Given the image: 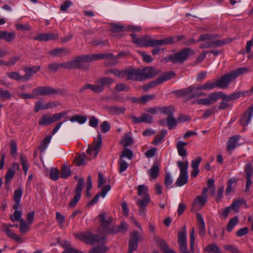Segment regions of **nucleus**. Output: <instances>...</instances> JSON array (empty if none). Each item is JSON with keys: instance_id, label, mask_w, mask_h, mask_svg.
I'll use <instances>...</instances> for the list:
<instances>
[{"instance_id": "obj_15", "label": "nucleus", "mask_w": 253, "mask_h": 253, "mask_svg": "<svg viewBox=\"0 0 253 253\" xmlns=\"http://www.w3.org/2000/svg\"><path fill=\"white\" fill-rule=\"evenodd\" d=\"M155 40L149 36H142L139 38L135 44L143 47H154Z\"/></svg>"}, {"instance_id": "obj_23", "label": "nucleus", "mask_w": 253, "mask_h": 253, "mask_svg": "<svg viewBox=\"0 0 253 253\" xmlns=\"http://www.w3.org/2000/svg\"><path fill=\"white\" fill-rule=\"evenodd\" d=\"M103 240L99 244H101L100 245L95 246L89 251V253H105L108 251V248L105 246L104 243L105 237H102Z\"/></svg>"}, {"instance_id": "obj_4", "label": "nucleus", "mask_w": 253, "mask_h": 253, "mask_svg": "<svg viewBox=\"0 0 253 253\" xmlns=\"http://www.w3.org/2000/svg\"><path fill=\"white\" fill-rule=\"evenodd\" d=\"M67 114L68 113L65 111L55 113L53 114L52 116L48 114H43L40 119L39 124L42 126H48L55 122L60 120Z\"/></svg>"}, {"instance_id": "obj_43", "label": "nucleus", "mask_w": 253, "mask_h": 253, "mask_svg": "<svg viewBox=\"0 0 253 253\" xmlns=\"http://www.w3.org/2000/svg\"><path fill=\"white\" fill-rule=\"evenodd\" d=\"M246 177H252L253 173V160L249 162L245 168Z\"/></svg>"}, {"instance_id": "obj_26", "label": "nucleus", "mask_w": 253, "mask_h": 253, "mask_svg": "<svg viewBox=\"0 0 253 253\" xmlns=\"http://www.w3.org/2000/svg\"><path fill=\"white\" fill-rule=\"evenodd\" d=\"M70 53V50L67 48H56L49 52V54L53 56H61L67 55Z\"/></svg>"}, {"instance_id": "obj_2", "label": "nucleus", "mask_w": 253, "mask_h": 253, "mask_svg": "<svg viewBox=\"0 0 253 253\" xmlns=\"http://www.w3.org/2000/svg\"><path fill=\"white\" fill-rule=\"evenodd\" d=\"M201 85L195 86L192 85L189 87L177 90V94L182 96L190 100L194 98L206 96V93L202 91Z\"/></svg>"}, {"instance_id": "obj_35", "label": "nucleus", "mask_w": 253, "mask_h": 253, "mask_svg": "<svg viewBox=\"0 0 253 253\" xmlns=\"http://www.w3.org/2000/svg\"><path fill=\"white\" fill-rule=\"evenodd\" d=\"M51 136H47L45 137L41 142L40 145L39 146V150L41 152H43L46 148L47 147L50 140L51 139Z\"/></svg>"}, {"instance_id": "obj_41", "label": "nucleus", "mask_w": 253, "mask_h": 253, "mask_svg": "<svg viewBox=\"0 0 253 253\" xmlns=\"http://www.w3.org/2000/svg\"><path fill=\"white\" fill-rule=\"evenodd\" d=\"M239 221L237 216H234L231 218L227 225L226 229L228 232H230L233 228L238 223Z\"/></svg>"}, {"instance_id": "obj_64", "label": "nucleus", "mask_w": 253, "mask_h": 253, "mask_svg": "<svg viewBox=\"0 0 253 253\" xmlns=\"http://www.w3.org/2000/svg\"><path fill=\"white\" fill-rule=\"evenodd\" d=\"M67 247L65 248V250L62 253H83L82 252L76 250L75 249L71 247L67 243Z\"/></svg>"}, {"instance_id": "obj_14", "label": "nucleus", "mask_w": 253, "mask_h": 253, "mask_svg": "<svg viewBox=\"0 0 253 253\" xmlns=\"http://www.w3.org/2000/svg\"><path fill=\"white\" fill-rule=\"evenodd\" d=\"M140 239L139 232L137 231H134L130 234V238L128 242V250L127 253H132L135 251L138 246V242Z\"/></svg>"}, {"instance_id": "obj_62", "label": "nucleus", "mask_w": 253, "mask_h": 253, "mask_svg": "<svg viewBox=\"0 0 253 253\" xmlns=\"http://www.w3.org/2000/svg\"><path fill=\"white\" fill-rule=\"evenodd\" d=\"M41 110H45V104H43L41 100H39L35 103L34 111L37 113Z\"/></svg>"}, {"instance_id": "obj_55", "label": "nucleus", "mask_w": 253, "mask_h": 253, "mask_svg": "<svg viewBox=\"0 0 253 253\" xmlns=\"http://www.w3.org/2000/svg\"><path fill=\"white\" fill-rule=\"evenodd\" d=\"M132 152L128 148H125L123 150L120 156V159H123L125 157L127 158L129 160H131L132 158Z\"/></svg>"}, {"instance_id": "obj_1", "label": "nucleus", "mask_w": 253, "mask_h": 253, "mask_svg": "<svg viewBox=\"0 0 253 253\" xmlns=\"http://www.w3.org/2000/svg\"><path fill=\"white\" fill-rule=\"evenodd\" d=\"M248 72H249L248 68L241 67L224 75L217 80L219 88L225 89L228 88L230 84L232 82L235 80L240 75L247 73Z\"/></svg>"}, {"instance_id": "obj_45", "label": "nucleus", "mask_w": 253, "mask_h": 253, "mask_svg": "<svg viewBox=\"0 0 253 253\" xmlns=\"http://www.w3.org/2000/svg\"><path fill=\"white\" fill-rule=\"evenodd\" d=\"M220 98V91L210 93L208 97V100L210 101V105L216 102Z\"/></svg>"}, {"instance_id": "obj_32", "label": "nucleus", "mask_w": 253, "mask_h": 253, "mask_svg": "<svg viewBox=\"0 0 253 253\" xmlns=\"http://www.w3.org/2000/svg\"><path fill=\"white\" fill-rule=\"evenodd\" d=\"M201 85L203 90H211L215 87L219 88L217 80L214 82L207 81Z\"/></svg>"}, {"instance_id": "obj_17", "label": "nucleus", "mask_w": 253, "mask_h": 253, "mask_svg": "<svg viewBox=\"0 0 253 253\" xmlns=\"http://www.w3.org/2000/svg\"><path fill=\"white\" fill-rule=\"evenodd\" d=\"M3 231L11 239L18 243H22L25 241L23 238H22L19 235L14 233L8 228V226L6 224L2 225Z\"/></svg>"}, {"instance_id": "obj_56", "label": "nucleus", "mask_w": 253, "mask_h": 253, "mask_svg": "<svg viewBox=\"0 0 253 253\" xmlns=\"http://www.w3.org/2000/svg\"><path fill=\"white\" fill-rule=\"evenodd\" d=\"M155 97L156 95L155 94H149L142 96L140 97L141 104H144L148 101L153 100Z\"/></svg>"}, {"instance_id": "obj_8", "label": "nucleus", "mask_w": 253, "mask_h": 253, "mask_svg": "<svg viewBox=\"0 0 253 253\" xmlns=\"http://www.w3.org/2000/svg\"><path fill=\"white\" fill-rule=\"evenodd\" d=\"M102 136L100 133L94 139L93 144L86 150V153L90 156V159L95 158L101 148Z\"/></svg>"}, {"instance_id": "obj_34", "label": "nucleus", "mask_w": 253, "mask_h": 253, "mask_svg": "<svg viewBox=\"0 0 253 253\" xmlns=\"http://www.w3.org/2000/svg\"><path fill=\"white\" fill-rule=\"evenodd\" d=\"M148 173L150 178L153 179L156 178L159 173V167L158 165L156 164H153L151 168L148 171Z\"/></svg>"}, {"instance_id": "obj_6", "label": "nucleus", "mask_w": 253, "mask_h": 253, "mask_svg": "<svg viewBox=\"0 0 253 253\" xmlns=\"http://www.w3.org/2000/svg\"><path fill=\"white\" fill-rule=\"evenodd\" d=\"M195 54L194 50L189 47L184 48L179 51L173 53L172 59L175 61V64H183L190 56Z\"/></svg>"}, {"instance_id": "obj_48", "label": "nucleus", "mask_w": 253, "mask_h": 253, "mask_svg": "<svg viewBox=\"0 0 253 253\" xmlns=\"http://www.w3.org/2000/svg\"><path fill=\"white\" fill-rule=\"evenodd\" d=\"M174 110V108L172 106L160 107V112L161 113L168 115V116L172 115Z\"/></svg>"}, {"instance_id": "obj_33", "label": "nucleus", "mask_w": 253, "mask_h": 253, "mask_svg": "<svg viewBox=\"0 0 253 253\" xmlns=\"http://www.w3.org/2000/svg\"><path fill=\"white\" fill-rule=\"evenodd\" d=\"M15 38V34L14 33H8L6 31H1L0 39L5 40L7 42H10Z\"/></svg>"}, {"instance_id": "obj_58", "label": "nucleus", "mask_w": 253, "mask_h": 253, "mask_svg": "<svg viewBox=\"0 0 253 253\" xmlns=\"http://www.w3.org/2000/svg\"><path fill=\"white\" fill-rule=\"evenodd\" d=\"M11 95L10 92L7 90H3L0 88V98L2 99H9L11 98Z\"/></svg>"}, {"instance_id": "obj_47", "label": "nucleus", "mask_w": 253, "mask_h": 253, "mask_svg": "<svg viewBox=\"0 0 253 253\" xmlns=\"http://www.w3.org/2000/svg\"><path fill=\"white\" fill-rule=\"evenodd\" d=\"M205 251L213 253H222V252L215 244H210L206 247Z\"/></svg>"}, {"instance_id": "obj_10", "label": "nucleus", "mask_w": 253, "mask_h": 253, "mask_svg": "<svg viewBox=\"0 0 253 253\" xmlns=\"http://www.w3.org/2000/svg\"><path fill=\"white\" fill-rule=\"evenodd\" d=\"M66 65V69L69 70L77 68L86 71L89 68L88 65L84 63L81 56H77L73 60L67 62Z\"/></svg>"}, {"instance_id": "obj_50", "label": "nucleus", "mask_w": 253, "mask_h": 253, "mask_svg": "<svg viewBox=\"0 0 253 253\" xmlns=\"http://www.w3.org/2000/svg\"><path fill=\"white\" fill-rule=\"evenodd\" d=\"M138 195L139 196H146L147 195H149L148 188L147 186L144 185H140L137 187Z\"/></svg>"}, {"instance_id": "obj_39", "label": "nucleus", "mask_w": 253, "mask_h": 253, "mask_svg": "<svg viewBox=\"0 0 253 253\" xmlns=\"http://www.w3.org/2000/svg\"><path fill=\"white\" fill-rule=\"evenodd\" d=\"M242 204H246V202L243 198L234 200L230 207L232 209L236 210H238Z\"/></svg>"}, {"instance_id": "obj_29", "label": "nucleus", "mask_w": 253, "mask_h": 253, "mask_svg": "<svg viewBox=\"0 0 253 253\" xmlns=\"http://www.w3.org/2000/svg\"><path fill=\"white\" fill-rule=\"evenodd\" d=\"M24 219H21L19 222V232L21 234L25 235L30 230V226Z\"/></svg>"}, {"instance_id": "obj_57", "label": "nucleus", "mask_w": 253, "mask_h": 253, "mask_svg": "<svg viewBox=\"0 0 253 253\" xmlns=\"http://www.w3.org/2000/svg\"><path fill=\"white\" fill-rule=\"evenodd\" d=\"M15 171L11 169H9L5 176V184H8L9 183L11 178L14 176L15 174Z\"/></svg>"}, {"instance_id": "obj_3", "label": "nucleus", "mask_w": 253, "mask_h": 253, "mask_svg": "<svg viewBox=\"0 0 253 253\" xmlns=\"http://www.w3.org/2000/svg\"><path fill=\"white\" fill-rule=\"evenodd\" d=\"M74 237L87 244L95 245L101 242L103 240L102 236L95 235L91 233H74Z\"/></svg>"}, {"instance_id": "obj_13", "label": "nucleus", "mask_w": 253, "mask_h": 253, "mask_svg": "<svg viewBox=\"0 0 253 253\" xmlns=\"http://www.w3.org/2000/svg\"><path fill=\"white\" fill-rule=\"evenodd\" d=\"M217 35L211 34L201 35L198 42L207 41L204 43L201 44L199 47L200 48H209L212 47V41L217 37Z\"/></svg>"}, {"instance_id": "obj_53", "label": "nucleus", "mask_w": 253, "mask_h": 253, "mask_svg": "<svg viewBox=\"0 0 253 253\" xmlns=\"http://www.w3.org/2000/svg\"><path fill=\"white\" fill-rule=\"evenodd\" d=\"M86 156L85 154L83 153L79 155L75 160L76 165L80 166L84 164L86 160Z\"/></svg>"}, {"instance_id": "obj_52", "label": "nucleus", "mask_w": 253, "mask_h": 253, "mask_svg": "<svg viewBox=\"0 0 253 253\" xmlns=\"http://www.w3.org/2000/svg\"><path fill=\"white\" fill-rule=\"evenodd\" d=\"M223 248L231 253H241L237 247L233 245H225Z\"/></svg>"}, {"instance_id": "obj_42", "label": "nucleus", "mask_w": 253, "mask_h": 253, "mask_svg": "<svg viewBox=\"0 0 253 253\" xmlns=\"http://www.w3.org/2000/svg\"><path fill=\"white\" fill-rule=\"evenodd\" d=\"M175 74L173 71H169L164 73L160 77L158 78L159 80L162 81V84L165 82L172 78Z\"/></svg>"}, {"instance_id": "obj_54", "label": "nucleus", "mask_w": 253, "mask_h": 253, "mask_svg": "<svg viewBox=\"0 0 253 253\" xmlns=\"http://www.w3.org/2000/svg\"><path fill=\"white\" fill-rule=\"evenodd\" d=\"M71 174L70 168L67 166H63L61 169V177L65 178Z\"/></svg>"}, {"instance_id": "obj_60", "label": "nucleus", "mask_w": 253, "mask_h": 253, "mask_svg": "<svg viewBox=\"0 0 253 253\" xmlns=\"http://www.w3.org/2000/svg\"><path fill=\"white\" fill-rule=\"evenodd\" d=\"M23 191L21 188L16 189L14 192L13 199L14 201H20Z\"/></svg>"}, {"instance_id": "obj_16", "label": "nucleus", "mask_w": 253, "mask_h": 253, "mask_svg": "<svg viewBox=\"0 0 253 253\" xmlns=\"http://www.w3.org/2000/svg\"><path fill=\"white\" fill-rule=\"evenodd\" d=\"M253 115V106H251L240 119V124L243 126H248L251 121Z\"/></svg>"}, {"instance_id": "obj_61", "label": "nucleus", "mask_w": 253, "mask_h": 253, "mask_svg": "<svg viewBox=\"0 0 253 253\" xmlns=\"http://www.w3.org/2000/svg\"><path fill=\"white\" fill-rule=\"evenodd\" d=\"M22 213L20 211H15L13 215L10 216V219L11 221L14 222V221H19L22 219L21 218Z\"/></svg>"}, {"instance_id": "obj_49", "label": "nucleus", "mask_w": 253, "mask_h": 253, "mask_svg": "<svg viewBox=\"0 0 253 253\" xmlns=\"http://www.w3.org/2000/svg\"><path fill=\"white\" fill-rule=\"evenodd\" d=\"M119 171L122 173L125 171L128 167V164L123 159H120L118 162Z\"/></svg>"}, {"instance_id": "obj_31", "label": "nucleus", "mask_w": 253, "mask_h": 253, "mask_svg": "<svg viewBox=\"0 0 253 253\" xmlns=\"http://www.w3.org/2000/svg\"><path fill=\"white\" fill-rule=\"evenodd\" d=\"M233 41L231 38H226L223 40H216L215 41H212V47H220L226 44L229 43Z\"/></svg>"}, {"instance_id": "obj_5", "label": "nucleus", "mask_w": 253, "mask_h": 253, "mask_svg": "<svg viewBox=\"0 0 253 253\" xmlns=\"http://www.w3.org/2000/svg\"><path fill=\"white\" fill-rule=\"evenodd\" d=\"M177 165L180 169V174L177 178L175 185L177 186H182L188 181V175L187 169L188 167V162L186 161L184 163L178 161Z\"/></svg>"}, {"instance_id": "obj_44", "label": "nucleus", "mask_w": 253, "mask_h": 253, "mask_svg": "<svg viewBox=\"0 0 253 253\" xmlns=\"http://www.w3.org/2000/svg\"><path fill=\"white\" fill-rule=\"evenodd\" d=\"M86 120L87 118L85 116H82L79 115H75L69 119L71 122H77L81 124L84 123L86 121Z\"/></svg>"}, {"instance_id": "obj_21", "label": "nucleus", "mask_w": 253, "mask_h": 253, "mask_svg": "<svg viewBox=\"0 0 253 253\" xmlns=\"http://www.w3.org/2000/svg\"><path fill=\"white\" fill-rule=\"evenodd\" d=\"M127 80H138L140 77V70L139 69H127Z\"/></svg>"}, {"instance_id": "obj_7", "label": "nucleus", "mask_w": 253, "mask_h": 253, "mask_svg": "<svg viewBox=\"0 0 253 253\" xmlns=\"http://www.w3.org/2000/svg\"><path fill=\"white\" fill-rule=\"evenodd\" d=\"M32 93L34 99L37 98L38 96L55 95L61 93V91L59 89H56L49 86H41L33 89Z\"/></svg>"}, {"instance_id": "obj_11", "label": "nucleus", "mask_w": 253, "mask_h": 253, "mask_svg": "<svg viewBox=\"0 0 253 253\" xmlns=\"http://www.w3.org/2000/svg\"><path fill=\"white\" fill-rule=\"evenodd\" d=\"M114 80L111 78L106 77H103L98 79L94 85L96 93H100L102 92L104 90V86L105 85H110L112 84Z\"/></svg>"}, {"instance_id": "obj_40", "label": "nucleus", "mask_w": 253, "mask_h": 253, "mask_svg": "<svg viewBox=\"0 0 253 253\" xmlns=\"http://www.w3.org/2000/svg\"><path fill=\"white\" fill-rule=\"evenodd\" d=\"M19 158L21 165L22 166V169L24 171L25 174L26 175L29 169L27 158L23 154H21L19 156Z\"/></svg>"}, {"instance_id": "obj_27", "label": "nucleus", "mask_w": 253, "mask_h": 253, "mask_svg": "<svg viewBox=\"0 0 253 253\" xmlns=\"http://www.w3.org/2000/svg\"><path fill=\"white\" fill-rule=\"evenodd\" d=\"M207 202V196H198L194 199L192 206L194 207L202 208Z\"/></svg>"}, {"instance_id": "obj_12", "label": "nucleus", "mask_w": 253, "mask_h": 253, "mask_svg": "<svg viewBox=\"0 0 253 253\" xmlns=\"http://www.w3.org/2000/svg\"><path fill=\"white\" fill-rule=\"evenodd\" d=\"M99 222L101 226L104 229L105 234H108L109 229H111L110 227L112 221V218L108 215L105 212H102L98 215Z\"/></svg>"}, {"instance_id": "obj_59", "label": "nucleus", "mask_w": 253, "mask_h": 253, "mask_svg": "<svg viewBox=\"0 0 253 253\" xmlns=\"http://www.w3.org/2000/svg\"><path fill=\"white\" fill-rule=\"evenodd\" d=\"M115 89L118 92H121L122 91H128L129 90V88L128 86L123 83L118 84L115 87Z\"/></svg>"}, {"instance_id": "obj_30", "label": "nucleus", "mask_w": 253, "mask_h": 253, "mask_svg": "<svg viewBox=\"0 0 253 253\" xmlns=\"http://www.w3.org/2000/svg\"><path fill=\"white\" fill-rule=\"evenodd\" d=\"M7 76L11 79L16 81L26 82L24 76H21L18 72H11L6 73Z\"/></svg>"}, {"instance_id": "obj_22", "label": "nucleus", "mask_w": 253, "mask_h": 253, "mask_svg": "<svg viewBox=\"0 0 253 253\" xmlns=\"http://www.w3.org/2000/svg\"><path fill=\"white\" fill-rule=\"evenodd\" d=\"M239 135L231 137L227 143V150L229 151L234 150L238 145V141L240 139Z\"/></svg>"}, {"instance_id": "obj_18", "label": "nucleus", "mask_w": 253, "mask_h": 253, "mask_svg": "<svg viewBox=\"0 0 253 253\" xmlns=\"http://www.w3.org/2000/svg\"><path fill=\"white\" fill-rule=\"evenodd\" d=\"M41 69L39 66H35L32 67H24L23 70L25 72L24 75L26 81L30 80L33 76V74L36 73Z\"/></svg>"}, {"instance_id": "obj_9", "label": "nucleus", "mask_w": 253, "mask_h": 253, "mask_svg": "<svg viewBox=\"0 0 253 253\" xmlns=\"http://www.w3.org/2000/svg\"><path fill=\"white\" fill-rule=\"evenodd\" d=\"M186 39V37L183 35H177L174 37H169L160 40H155V46H163L167 44L175 43L178 42Z\"/></svg>"}, {"instance_id": "obj_46", "label": "nucleus", "mask_w": 253, "mask_h": 253, "mask_svg": "<svg viewBox=\"0 0 253 253\" xmlns=\"http://www.w3.org/2000/svg\"><path fill=\"white\" fill-rule=\"evenodd\" d=\"M94 60L101 59L104 58H107L111 59L112 58L116 59L114 55L112 53H103V54H93Z\"/></svg>"}, {"instance_id": "obj_38", "label": "nucleus", "mask_w": 253, "mask_h": 253, "mask_svg": "<svg viewBox=\"0 0 253 253\" xmlns=\"http://www.w3.org/2000/svg\"><path fill=\"white\" fill-rule=\"evenodd\" d=\"M178 123L177 120H176L173 115L168 116L167 118V124L169 129H171L175 127Z\"/></svg>"}, {"instance_id": "obj_51", "label": "nucleus", "mask_w": 253, "mask_h": 253, "mask_svg": "<svg viewBox=\"0 0 253 253\" xmlns=\"http://www.w3.org/2000/svg\"><path fill=\"white\" fill-rule=\"evenodd\" d=\"M186 226H184L182 228V231H179L178 234V242L187 241L186 240Z\"/></svg>"}, {"instance_id": "obj_37", "label": "nucleus", "mask_w": 253, "mask_h": 253, "mask_svg": "<svg viewBox=\"0 0 253 253\" xmlns=\"http://www.w3.org/2000/svg\"><path fill=\"white\" fill-rule=\"evenodd\" d=\"M162 81L159 80L158 78L156 79L155 80L150 82L147 84L144 85L142 87V89L143 91H147L150 89L156 86L158 84H161Z\"/></svg>"}, {"instance_id": "obj_24", "label": "nucleus", "mask_w": 253, "mask_h": 253, "mask_svg": "<svg viewBox=\"0 0 253 253\" xmlns=\"http://www.w3.org/2000/svg\"><path fill=\"white\" fill-rule=\"evenodd\" d=\"M106 109L110 114L114 115L124 114L125 111L124 108L118 106H106Z\"/></svg>"}, {"instance_id": "obj_63", "label": "nucleus", "mask_w": 253, "mask_h": 253, "mask_svg": "<svg viewBox=\"0 0 253 253\" xmlns=\"http://www.w3.org/2000/svg\"><path fill=\"white\" fill-rule=\"evenodd\" d=\"M124 147H126L133 143L132 138L128 134L126 135L122 141Z\"/></svg>"}, {"instance_id": "obj_28", "label": "nucleus", "mask_w": 253, "mask_h": 253, "mask_svg": "<svg viewBox=\"0 0 253 253\" xmlns=\"http://www.w3.org/2000/svg\"><path fill=\"white\" fill-rule=\"evenodd\" d=\"M151 201L149 195H147L140 199H138L136 201V204L139 209L146 208Z\"/></svg>"}, {"instance_id": "obj_20", "label": "nucleus", "mask_w": 253, "mask_h": 253, "mask_svg": "<svg viewBox=\"0 0 253 253\" xmlns=\"http://www.w3.org/2000/svg\"><path fill=\"white\" fill-rule=\"evenodd\" d=\"M156 75L155 71L152 67H148L140 70V77L143 79H150Z\"/></svg>"}, {"instance_id": "obj_19", "label": "nucleus", "mask_w": 253, "mask_h": 253, "mask_svg": "<svg viewBox=\"0 0 253 253\" xmlns=\"http://www.w3.org/2000/svg\"><path fill=\"white\" fill-rule=\"evenodd\" d=\"M128 225L124 222H122L121 225L117 226H112L111 229H109L108 234H115L118 233H124L127 230Z\"/></svg>"}, {"instance_id": "obj_25", "label": "nucleus", "mask_w": 253, "mask_h": 253, "mask_svg": "<svg viewBox=\"0 0 253 253\" xmlns=\"http://www.w3.org/2000/svg\"><path fill=\"white\" fill-rule=\"evenodd\" d=\"M188 143L181 141L180 140H179L177 142L176 144V148L179 156L182 157H185L187 156V151L186 149L185 148V146Z\"/></svg>"}, {"instance_id": "obj_36", "label": "nucleus", "mask_w": 253, "mask_h": 253, "mask_svg": "<svg viewBox=\"0 0 253 253\" xmlns=\"http://www.w3.org/2000/svg\"><path fill=\"white\" fill-rule=\"evenodd\" d=\"M66 65V62L63 63H53L48 65V69L50 72H55L61 68L66 69V65Z\"/></svg>"}]
</instances>
